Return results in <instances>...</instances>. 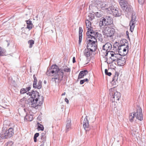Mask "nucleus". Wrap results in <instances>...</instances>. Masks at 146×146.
I'll return each mask as SVG.
<instances>
[{
  "mask_svg": "<svg viewBox=\"0 0 146 146\" xmlns=\"http://www.w3.org/2000/svg\"><path fill=\"white\" fill-rule=\"evenodd\" d=\"M96 42L97 40H98L99 41L102 43H104V42L105 41L103 39L102 35L101 34L97 32L96 33Z\"/></svg>",
  "mask_w": 146,
  "mask_h": 146,
  "instance_id": "19",
  "label": "nucleus"
},
{
  "mask_svg": "<svg viewBox=\"0 0 146 146\" xmlns=\"http://www.w3.org/2000/svg\"><path fill=\"white\" fill-rule=\"evenodd\" d=\"M138 1L140 4L142 5L144 3L145 0H138Z\"/></svg>",
  "mask_w": 146,
  "mask_h": 146,
  "instance_id": "40",
  "label": "nucleus"
},
{
  "mask_svg": "<svg viewBox=\"0 0 146 146\" xmlns=\"http://www.w3.org/2000/svg\"><path fill=\"white\" fill-rule=\"evenodd\" d=\"M88 81V79L87 78H86L84 80H80V83L81 84H83L85 82H87Z\"/></svg>",
  "mask_w": 146,
  "mask_h": 146,
  "instance_id": "36",
  "label": "nucleus"
},
{
  "mask_svg": "<svg viewBox=\"0 0 146 146\" xmlns=\"http://www.w3.org/2000/svg\"><path fill=\"white\" fill-rule=\"evenodd\" d=\"M101 20L99 23V25L100 27H102V26L104 25V21H103V19H101Z\"/></svg>",
  "mask_w": 146,
  "mask_h": 146,
  "instance_id": "32",
  "label": "nucleus"
},
{
  "mask_svg": "<svg viewBox=\"0 0 146 146\" xmlns=\"http://www.w3.org/2000/svg\"><path fill=\"white\" fill-rule=\"evenodd\" d=\"M20 93L21 94H23L27 92V91L25 90V88H22L20 90Z\"/></svg>",
  "mask_w": 146,
  "mask_h": 146,
  "instance_id": "33",
  "label": "nucleus"
},
{
  "mask_svg": "<svg viewBox=\"0 0 146 146\" xmlns=\"http://www.w3.org/2000/svg\"><path fill=\"white\" fill-rule=\"evenodd\" d=\"M13 134V129L12 128H10L6 131L5 133H2L1 134L0 136L2 139H6L12 137Z\"/></svg>",
  "mask_w": 146,
  "mask_h": 146,
  "instance_id": "11",
  "label": "nucleus"
},
{
  "mask_svg": "<svg viewBox=\"0 0 146 146\" xmlns=\"http://www.w3.org/2000/svg\"><path fill=\"white\" fill-rule=\"evenodd\" d=\"M126 57L123 56H120L116 62L117 64L120 66H122L124 65L125 63Z\"/></svg>",
  "mask_w": 146,
  "mask_h": 146,
  "instance_id": "15",
  "label": "nucleus"
},
{
  "mask_svg": "<svg viewBox=\"0 0 146 146\" xmlns=\"http://www.w3.org/2000/svg\"><path fill=\"white\" fill-rule=\"evenodd\" d=\"M119 3L126 17L132 13L131 19L129 22L130 30L132 32L137 21L135 13L133 10L131 6L129 5L126 0H119Z\"/></svg>",
  "mask_w": 146,
  "mask_h": 146,
  "instance_id": "2",
  "label": "nucleus"
},
{
  "mask_svg": "<svg viewBox=\"0 0 146 146\" xmlns=\"http://www.w3.org/2000/svg\"><path fill=\"white\" fill-rule=\"evenodd\" d=\"M39 135V133H36L34 135V137H38Z\"/></svg>",
  "mask_w": 146,
  "mask_h": 146,
  "instance_id": "42",
  "label": "nucleus"
},
{
  "mask_svg": "<svg viewBox=\"0 0 146 146\" xmlns=\"http://www.w3.org/2000/svg\"><path fill=\"white\" fill-rule=\"evenodd\" d=\"M124 41V42H126L127 40H124L122 41V42ZM127 48V50H128V43L126 42H125V43L123 44L120 45L118 47V52L119 53L121 52H122V50H124V49L125 48Z\"/></svg>",
  "mask_w": 146,
  "mask_h": 146,
  "instance_id": "16",
  "label": "nucleus"
},
{
  "mask_svg": "<svg viewBox=\"0 0 146 146\" xmlns=\"http://www.w3.org/2000/svg\"><path fill=\"white\" fill-rule=\"evenodd\" d=\"M83 31V29L81 27H79V44H80L81 43L82 40V33Z\"/></svg>",
  "mask_w": 146,
  "mask_h": 146,
  "instance_id": "23",
  "label": "nucleus"
},
{
  "mask_svg": "<svg viewBox=\"0 0 146 146\" xmlns=\"http://www.w3.org/2000/svg\"><path fill=\"white\" fill-rule=\"evenodd\" d=\"M28 43L29 44V48H31L33 46V45L34 43V41L32 40H29L28 41Z\"/></svg>",
  "mask_w": 146,
  "mask_h": 146,
  "instance_id": "31",
  "label": "nucleus"
},
{
  "mask_svg": "<svg viewBox=\"0 0 146 146\" xmlns=\"http://www.w3.org/2000/svg\"><path fill=\"white\" fill-rule=\"evenodd\" d=\"M42 143L40 145V146H44V143L45 142H41Z\"/></svg>",
  "mask_w": 146,
  "mask_h": 146,
  "instance_id": "48",
  "label": "nucleus"
},
{
  "mask_svg": "<svg viewBox=\"0 0 146 146\" xmlns=\"http://www.w3.org/2000/svg\"><path fill=\"white\" fill-rule=\"evenodd\" d=\"M115 146H120V145H119V144H117V145H115Z\"/></svg>",
  "mask_w": 146,
  "mask_h": 146,
  "instance_id": "52",
  "label": "nucleus"
},
{
  "mask_svg": "<svg viewBox=\"0 0 146 146\" xmlns=\"http://www.w3.org/2000/svg\"><path fill=\"white\" fill-rule=\"evenodd\" d=\"M126 35H127L128 36V37H129V35H128L129 32H128V31H127L126 32Z\"/></svg>",
  "mask_w": 146,
  "mask_h": 146,
  "instance_id": "49",
  "label": "nucleus"
},
{
  "mask_svg": "<svg viewBox=\"0 0 146 146\" xmlns=\"http://www.w3.org/2000/svg\"><path fill=\"white\" fill-rule=\"evenodd\" d=\"M96 33L94 32L93 30H91V29H90L89 28L88 29L86 35L88 36V38L91 39L88 40V43L92 44L94 45L96 44Z\"/></svg>",
  "mask_w": 146,
  "mask_h": 146,
  "instance_id": "9",
  "label": "nucleus"
},
{
  "mask_svg": "<svg viewBox=\"0 0 146 146\" xmlns=\"http://www.w3.org/2000/svg\"><path fill=\"white\" fill-rule=\"evenodd\" d=\"M71 120L70 119H68L66 123V132H68L69 129H71Z\"/></svg>",
  "mask_w": 146,
  "mask_h": 146,
  "instance_id": "22",
  "label": "nucleus"
},
{
  "mask_svg": "<svg viewBox=\"0 0 146 146\" xmlns=\"http://www.w3.org/2000/svg\"><path fill=\"white\" fill-rule=\"evenodd\" d=\"M24 110L25 111H26L25 110V109H24Z\"/></svg>",
  "mask_w": 146,
  "mask_h": 146,
  "instance_id": "54",
  "label": "nucleus"
},
{
  "mask_svg": "<svg viewBox=\"0 0 146 146\" xmlns=\"http://www.w3.org/2000/svg\"><path fill=\"white\" fill-rule=\"evenodd\" d=\"M36 86H35L34 87V86H33V87L34 88H37L38 89H41L42 88V81L39 80L38 82V84L37 85V83L36 84Z\"/></svg>",
  "mask_w": 146,
  "mask_h": 146,
  "instance_id": "26",
  "label": "nucleus"
},
{
  "mask_svg": "<svg viewBox=\"0 0 146 146\" xmlns=\"http://www.w3.org/2000/svg\"><path fill=\"white\" fill-rule=\"evenodd\" d=\"M72 62L73 63H74L76 62L75 58V57H73V58Z\"/></svg>",
  "mask_w": 146,
  "mask_h": 146,
  "instance_id": "44",
  "label": "nucleus"
},
{
  "mask_svg": "<svg viewBox=\"0 0 146 146\" xmlns=\"http://www.w3.org/2000/svg\"><path fill=\"white\" fill-rule=\"evenodd\" d=\"M87 48L84 51V55L88 60H90L91 58V55L92 52H94L97 49L96 44L93 45L92 44L88 43Z\"/></svg>",
  "mask_w": 146,
  "mask_h": 146,
  "instance_id": "6",
  "label": "nucleus"
},
{
  "mask_svg": "<svg viewBox=\"0 0 146 146\" xmlns=\"http://www.w3.org/2000/svg\"><path fill=\"white\" fill-rule=\"evenodd\" d=\"M112 48L111 44L109 42L106 43L102 46V50H101V53L103 56H105V54L107 52H111L110 50Z\"/></svg>",
  "mask_w": 146,
  "mask_h": 146,
  "instance_id": "12",
  "label": "nucleus"
},
{
  "mask_svg": "<svg viewBox=\"0 0 146 146\" xmlns=\"http://www.w3.org/2000/svg\"><path fill=\"white\" fill-rule=\"evenodd\" d=\"M112 1H113V0H96L97 3H92L90 5L89 8L91 7L92 9H98V7H100L102 10H105L107 13L111 14L114 6H111L112 5L111 3Z\"/></svg>",
  "mask_w": 146,
  "mask_h": 146,
  "instance_id": "4",
  "label": "nucleus"
},
{
  "mask_svg": "<svg viewBox=\"0 0 146 146\" xmlns=\"http://www.w3.org/2000/svg\"><path fill=\"white\" fill-rule=\"evenodd\" d=\"M39 94V93L33 90L31 97L28 98L27 100L28 104L31 107L35 108L42 104L43 102V97Z\"/></svg>",
  "mask_w": 146,
  "mask_h": 146,
  "instance_id": "5",
  "label": "nucleus"
},
{
  "mask_svg": "<svg viewBox=\"0 0 146 146\" xmlns=\"http://www.w3.org/2000/svg\"><path fill=\"white\" fill-rule=\"evenodd\" d=\"M103 20L104 21L105 25H111L113 22L112 18L110 16L105 17L103 19Z\"/></svg>",
  "mask_w": 146,
  "mask_h": 146,
  "instance_id": "17",
  "label": "nucleus"
},
{
  "mask_svg": "<svg viewBox=\"0 0 146 146\" xmlns=\"http://www.w3.org/2000/svg\"><path fill=\"white\" fill-rule=\"evenodd\" d=\"M121 55V54H116L114 52L112 51L107 52L106 54H105V56H107L109 58V59L111 60V62H114L116 64L118 59L119 58L120 56Z\"/></svg>",
  "mask_w": 146,
  "mask_h": 146,
  "instance_id": "10",
  "label": "nucleus"
},
{
  "mask_svg": "<svg viewBox=\"0 0 146 146\" xmlns=\"http://www.w3.org/2000/svg\"><path fill=\"white\" fill-rule=\"evenodd\" d=\"M115 33V30L113 28L109 27H106L103 31L104 35L108 37L112 36Z\"/></svg>",
  "mask_w": 146,
  "mask_h": 146,
  "instance_id": "13",
  "label": "nucleus"
},
{
  "mask_svg": "<svg viewBox=\"0 0 146 146\" xmlns=\"http://www.w3.org/2000/svg\"><path fill=\"white\" fill-rule=\"evenodd\" d=\"M36 137H34V141L35 142H36L37 141V139Z\"/></svg>",
  "mask_w": 146,
  "mask_h": 146,
  "instance_id": "46",
  "label": "nucleus"
},
{
  "mask_svg": "<svg viewBox=\"0 0 146 146\" xmlns=\"http://www.w3.org/2000/svg\"><path fill=\"white\" fill-rule=\"evenodd\" d=\"M65 101L66 102L67 104H68L69 103V101L68 100L67 98L65 99Z\"/></svg>",
  "mask_w": 146,
  "mask_h": 146,
  "instance_id": "45",
  "label": "nucleus"
},
{
  "mask_svg": "<svg viewBox=\"0 0 146 146\" xmlns=\"http://www.w3.org/2000/svg\"><path fill=\"white\" fill-rule=\"evenodd\" d=\"M33 78L34 79V80H33V86H34V87H35V86H36V84L37 83V80L36 78L35 77V75L34 74L33 75Z\"/></svg>",
  "mask_w": 146,
  "mask_h": 146,
  "instance_id": "30",
  "label": "nucleus"
},
{
  "mask_svg": "<svg viewBox=\"0 0 146 146\" xmlns=\"http://www.w3.org/2000/svg\"><path fill=\"white\" fill-rule=\"evenodd\" d=\"M27 25L32 24V21L29 20L27 21Z\"/></svg>",
  "mask_w": 146,
  "mask_h": 146,
  "instance_id": "41",
  "label": "nucleus"
},
{
  "mask_svg": "<svg viewBox=\"0 0 146 146\" xmlns=\"http://www.w3.org/2000/svg\"><path fill=\"white\" fill-rule=\"evenodd\" d=\"M119 75L118 73H116L115 75L113 78V80L111 82V84L113 85H116L118 83L117 80Z\"/></svg>",
  "mask_w": 146,
  "mask_h": 146,
  "instance_id": "20",
  "label": "nucleus"
},
{
  "mask_svg": "<svg viewBox=\"0 0 146 146\" xmlns=\"http://www.w3.org/2000/svg\"><path fill=\"white\" fill-rule=\"evenodd\" d=\"M37 125L38 127L37 129L38 131H43L44 130V127L41 124L38 122L37 123Z\"/></svg>",
  "mask_w": 146,
  "mask_h": 146,
  "instance_id": "29",
  "label": "nucleus"
},
{
  "mask_svg": "<svg viewBox=\"0 0 146 146\" xmlns=\"http://www.w3.org/2000/svg\"><path fill=\"white\" fill-rule=\"evenodd\" d=\"M85 23L86 27L88 28V29L89 28L90 29H91V23L90 21H89L88 20H86V21Z\"/></svg>",
  "mask_w": 146,
  "mask_h": 146,
  "instance_id": "27",
  "label": "nucleus"
},
{
  "mask_svg": "<svg viewBox=\"0 0 146 146\" xmlns=\"http://www.w3.org/2000/svg\"><path fill=\"white\" fill-rule=\"evenodd\" d=\"M109 95H110L111 100L113 102L118 101L120 97L119 92L116 91L114 88H111L109 90Z\"/></svg>",
  "mask_w": 146,
  "mask_h": 146,
  "instance_id": "8",
  "label": "nucleus"
},
{
  "mask_svg": "<svg viewBox=\"0 0 146 146\" xmlns=\"http://www.w3.org/2000/svg\"><path fill=\"white\" fill-rule=\"evenodd\" d=\"M13 143L12 141H10L7 143V146H11L13 144Z\"/></svg>",
  "mask_w": 146,
  "mask_h": 146,
  "instance_id": "38",
  "label": "nucleus"
},
{
  "mask_svg": "<svg viewBox=\"0 0 146 146\" xmlns=\"http://www.w3.org/2000/svg\"><path fill=\"white\" fill-rule=\"evenodd\" d=\"M65 92H64V93H63L62 94V96H64V95H65Z\"/></svg>",
  "mask_w": 146,
  "mask_h": 146,
  "instance_id": "50",
  "label": "nucleus"
},
{
  "mask_svg": "<svg viewBox=\"0 0 146 146\" xmlns=\"http://www.w3.org/2000/svg\"><path fill=\"white\" fill-rule=\"evenodd\" d=\"M31 93H32V92L31 93L30 92H29L28 93H27V95H29V96L31 95Z\"/></svg>",
  "mask_w": 146,
  "mask_h": 146,
  "instance_id": "47",
  "label": "nucleus"
},
{
  "mask_svg": "<svg viewBox=\"0 0 146 146\" xmlns=\"http://www.w3.org/2000/svg\"><path fill=\"white\" fill-rule=\"evenodd\" d=\"M119 3L126 17L132 13L131 19L129 22L130 30L132 32L137 21L135 13L133 10L131 6L129 5L126 0H119Z\"/></svg>",
  "mask_w": 146,
  "mask_h": 146,
  "instance_id": "1",
  "label": "nucleus"
},
{
  "mask_svg": "<svg viewBox=\"0 0 146 146\" xmlns=\"http://www.w3.org/2000/svg\"><path fill=\"white\" fill-rule=\"evenodd\" d=\"M94 15L93 14H90L86 18V20H88L89 21H92L94 19Z\"/></svg>",
  "mask_w": 146,
  "mask_h": 146,
  "instance_id": "28",
  "label": "nucleus"
},
{
  "mask_svg": "<svg viewBox=\"0 0 146 146\" xmlns=\"http://www.w3.org/2000/svg\"><path fill=\"white\" fill-rule=\"evenodd\" d=\"M9 43H8V44L7 46H8L9 45Z\"/></svg>",
  "mask_w": 146,
  "mask_h": 146,
  "instance_id": "53",
  "label": "nucleus"
},
{
  "mask_svg": "<svg viewBox=\"0 0 146 146\" xmlns=\"http://www.w3.org/2000/svg\"><path fill=\"white\" fill-rule=\"evenodd\" d=\"M112 12L114 16L115 17H119L121 15V11L118 8L113 6V9L112 10Z\"/></svg>",
  "mask_w": 146,
  "mask_h": 146,
  "instance_id": "14",
  "label": "nucleus"
},
{
  "mask_svg": "<svg viewBox=\"0 0 146 146\" xmlns=\"http://www.w3.org/2000/svg\"><path fill=\"white\" fill-rule=\"evenodd\" d=\"M96 16L98 17H102V13L100 12H97L95 13Z\"/></svg>",
  "mask_w": 146,
  "mask_h": 146,
  "instance_id": "34",
  "label": "nucleus"
},
{
  "mask_svg": "<svg viewBox=\"0 0 146 146\" xmlns=\"http://www.w3.org/2000/svg\"><path fill=\"white\" fill-rule=\"evenodd\" d=\"M136 118L137 119L140 121L143 120V117L141 108L139 107H138L137 112L136 113L133 112L131 113L129 115V119L131 122L133 121V119L136 117Z\"/></svg>",
  "mask_w": 146,
  "mask_h": 146,
  "instance_id": "7",
  "label": "nucleus"
},
{
  "mask_svg": "<svg viewBox=\"0 0 146 146\" xmlns=\"http://www.w3.org/2000/svg\"><path fill=\"white\" fill-rule=\"evenodd\" d=\"M127 50V48H125L124 49V50H122V52H123V54L122 55L121 54V56L123 55V56H125V55L127 53L126 52Z\"/></svg>",
  "mask_w": 146,
  "mask_h": 146,
  "instance_id": "37",
  "label": "nucleus"
},
{
  "mask_svg": "<svg viewBox=\"0 0 146 146\" xmlns=\"http://www.w3.org/2000/svg\"><path fill=\"white\" fill-rule=\"evenodd\" d=\"M25 89V90L27 91H28L29 90H30L31 89V87H28L26 88Z\"/></svg>",
  "mask_w": 146,
  "mask_h": 146,
  "instance_id": "43",
  "label": "nucleus"
},
{
  "mask_svg": "<svg viewBox=\"0 0 146 146\" xmlns=\"http://www.w3.org/2000/svg\"><path fill=\"white\" fill-rule=\"evenodd\" d=\"M63 71L66 72H70V69L69 68H65L63 70L59 69L58 67L56 65H52L49 68H48L46 72V74L48 76L55 75V77L52 78V80L55 81L56 79H58L60 82L62 80L64 73Z\"/></svg>",
  "mask_w": 146,
  "mask_h": 146,
  "instance_id": "3",
  "label": "nucleus"
},
{
  "mask_svg": "<svg viewBox=\"0 0 146 146\" xmlns=\"http://www.w3.org/2000/svg\"><path fill=\"white\" fill-rule=\"evenodd\" d=\"M105 72L106 75H108L109 76H110L111 75V73L110 72H108V70L106 69L105 70Z\"/></svg>",
  "mask_w": 146,
  "mask_h": 146,
  "instance_id": "35",
  "label": "nucleus"
},
{
  "mask_svg": "<svg viewBox=\"0 0 146 146\" xmlns=\"http://www.w3.org/2000/svg\"><path fill=\"white\" fill-rule=\"evenodd\" d=\"M33 119V116L30 114H27L24 117V120H27L28 121H31Z\"/></svg>",
  "mask_w": 146,
  "mask_h": 146,
  "instance_id": "25",
  "label": "nucleus"
},
{
  "mask_svg": "<svg viewBox=\"0 0 146 146\" xmlns=\"http://www.w3.org/2000/svg\"><path fill=\"white\" fill-rule=\"evenodd\" d=\"M83 126L86 131L89 130L88 128L89 124L88 121L87 119V116H86L83 122Z\"/></svg>",
  "mask_w": 146,
  "mask_h": 146,
  "instance_id": "18",
  "label": "nucleus"
},
{
  "mask_svg": "<svg viewBox=\"0 0 146 146\" xmlns=\"http://www.w3.org/2000/svg\"><path fill=\"white\" fill-rule=\"evenodd\" d=\"M46 80H44V84H46Z\"/></svg>",
  "mask_w": 146,
  "mask_h": 146,
  "instance_id": "51",
  "label": "nucleus"
},
{
  "mask_svg": "<svg viewBox=\"0 0 146 146\" xmlns=\"http://www.w3.org/2000/svg\"><path fill=\"white\" fill-rule=\"evenodd\" d=\"M33 24H29V25H27V28L29 29V30H30L32 29L33 27Z\"/></svg>",
  "mask_w": 146,
  "mask_h": 146,
  "instance_id": "39",
  "label": "nucleus"
},
{
  "mask_svg": "<svg viewBox=\"0 0 146 146\" xmlns=\"http://www.w3.org/2000/svg\"><path fill=\"white\" fill-rule=\"evenodd\" d=\"M40 142H45L46 139V133L45 132L42 133L40 137Z\"/></svg>",
  "mask_w": 146,
  "mask_h": 146,
  "instance_id": "24",
  "label": "nucleus"
},
{
  "mask_svg": "<svg viewBox=\"0 0 146 146\" xmlns=\"http://www.w3.org/2000/svg\"><path fill=\"white\" fill-rule=\"evenodd\" d=\"M88 73V71L86 70L81 71L78 75V79L83 78L84 77L87 75Z\"/></svg>",
  "mask_w": 146,
  "mask_h": 146,
  "instance_id": "21",
  "label": "nucleus"
}]
</instances>
